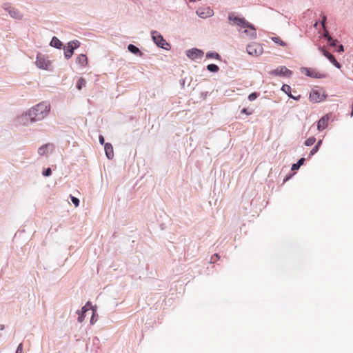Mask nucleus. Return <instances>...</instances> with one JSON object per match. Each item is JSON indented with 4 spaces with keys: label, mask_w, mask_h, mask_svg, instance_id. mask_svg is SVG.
I'll return each mask as SVG.
<instances>
[{
    "label": "nucleus",
    "mask_w": 353,
    "mask_h": 353,
    "mask_svg": "<svg viewBox=\"0 0 353 353\" xmlns=\"http://www.w3.org/2000/svg\"><path fill=\"white\" fill-rule=\"evenodd\" d=\"M229 20L232 22L233 25L240 28L239 32H241L242 37L245 38H255L256 36V29L254 27L245 21L244 18H239L232 14L229 15Z\"/></svg>",
    "instance_id": "1"
},
{
    "label": "nucleus",
    "mask_w": 353,
    "mask_h": 353,
    "mask_svg": "<svg viewBox=\"0 0 353 353\" xmlns=\"http://www.w3.org/2000/svg\"><path fill=\"white\" fill-rule=\"evenodd\" d=\"M30 110L32 120L38 121L43 119L50 110V105L46 102H41L32 107Z\"/></svg>",
    "instance_id": "2"
},
{
    "label": "nucleus",
    "mask_w": 353,
    "mask_h": 353,
    "mask_svg": "<svg viewBox=\"0 0 353 353\" xmlns=\"http://www.w3.org/2000/svg\"><path fill=\"white\" fill-rule=\"evenodd\" d=\"M263 49L261 44L252 43L247 46V52L251 56L258 57L263 53Z\"/></svg>",
    "instance_id": "3"
},
{
    "label": "nucleus",
    "mask_w": 353,
    "mask_h": 353,
    "mask_svg": "<svg viewBox=\"0 0 353 353\" xmlns=\"http://www.w3.org/2000/svg\"><path fill=\"white\" fill-rule=\"evenodd\" d=\"M36 65L38 68L43 70H50L51 68V62L41 54H37Z\"/></svg>",
    "instance_id": "4"
},
{
    "label": "nucleus",
    "mask_w": 353,
    "mask_h": 353,
    "mask_svg": "<svg viewBox=\"0 0 353 353\" xmlns=\"http://www.w3.org/2000/svg\"><path fill=\"white\" fill-rule=\"evenodd\" d=\"M152 39L154 43L163 49H168L169 44L165 41L163 37L157 31L152 32Z\"/></svg>",
    "instance_id": "5"
},
{
    "label": "nucleus",
    "mask_w": 353,
    "mask_h": 353,
    "mask_svg": "<svg viewBox=\"0 0 353 353\" xmlns=\"http://www.w3.org/2000/svg\"><path fill=\"white\" fill-rule=\"evenodd\" d=\"M326 97V94L319 90H312L309 96V99L312 103H319L323 101Z\"/></svg>",
    "instance_id": "6"
},
{
    "label": "nucleus",
    "mask_w": 353,
    "mask_h": 353,
    "mask_svg": "<svg viewBox=\"0 0 353 353\" xmlns=\"http://www.w3.org/2000/svg\"><path fill=\"white\" fill-rule=\"evenodd\" d=\"M186 55L191 59L194 60L199 58H201L203 55V52L199 49H191L186 52Z\"/></svg>",
    "instance_id": "7"
},
{
    "label": "nucleus",
    "mask_w": 353,
    "mask_h": 353,
    "mask_svg": "<svg viewBox=\"0 0 353 353\" xmlns=\"http://www.w3.org/2000/svg\"><path fill=\"white\" fill-rule=\"evenodd\" d=\"M213 10L209 7L200 8L196 10V14L201 18H207L213 15Z\"/></svg>",
    "instance_id": "8"
},
{
    "label": "nucleus",
    "mask_w": 353,
    "mask_h": 353,
    "mask_svg": "<svg viewBox=\"0 0 353 353\" xmlns=\"http://www.w3.org/2000/svg\"><path fill=\"white\" fill-rule=\"evenodd\" d=\"M91 308H92V305H91L90 302H89V301L87 302V303L82 307L81 312L79 313L78 321L79 323H82L84 321L85 314L87 312H89L90 311Z\"/></svg>",
    "instance_id": "9"
},
{
    "label": "nucleus",
    "mask_w": 353,
    "mask_h": 353,
    "mask_svg": "<svg viewBox=\"0 0 353 353\" xmlns=\"http://www.w3.org/2000/svg\"><path fill=\"white\" fill-rule=\"evenodd\" d=\"M8 12L10 17L16 19H21L23 18V14L20 12V11L13 7L9 6L7 8H4Z\"/></svg>",
    "instance_id": "10"
},
{
    "label": "nucleus",
    "mask_w": 353,
    "mask_h": 353,
    "mask_svg": "<svg viewBox=\"0 0 353 353\" xmlns=\"http://www.w3.org/2000/svg\"><path fill=\"white\" fill-rule=\"evenodd\" d=\"M54 150V145L50 143L45 144L38 149V153L40 156L47 155L50 152Z\"/></svg>",
    "instance_id": "11"
},
{
    "label": "nucleus",
    "mask_w": 353,
    "mask_h": 353,
    "mask_svg": "<svg viewBox=\"0 0 353 353\" xmlns=\"http://www.w3.org/2000/svg\"><path fill=\"white\" fill-rule=\"evenodd\" d=\"M32 116L30 115V110L22 114L19 117V123L21 125H28L30 123L34 122V121L32 120Z\"/></svg>",
    "instance_id": "12"
},
{
    "label": "nucleus",
    "mask_w": 353,
    "mask_h": 353,
    "mask_svg": "<svg viewBox=\"0 0 353 353\" xmlns=\"http://www.w3.org/2000/svg\"><path fill=\"white\" fill-rule=\"evenodd\" d=\"M330 117L326 114L324 115L317 123V129L319 131H322L325 129L328 124Z\"/></svg>",
    "instance_id": "13"
},
{
    "label": "nucleus",
    "mask_w": 353,
    "mask_h": 353,
    "mask_svg": "<svg viewBox=\"0 0 353 353\" xmlns=\"http://www.w3.org/2000/svg\"><path fill=\"white\" fill-rule=\"evenodd\" d=\"M303 71L305 72V74L308 77H312V78H323L324 77V75L319 73V72L316 71L315 70L307 68H305L303 69Z\"/></svg>",
    "instance_id": "14"
},
{
    "label": "nucleus",
    "mask_w": 353,
    "mask_h": 353,
    "mask_svg": "<svg viewBox=\"0 0 353 353\" xmlns=\"http://www.w3.org/2000/svg\"><path fill=\"white\" fill-rule=\"evenodd\" d=\"M88 57L85 54H81L76 58V63L80 66V67H85L88 65Z\"/></svg>",
    "instance_id": "15"
},
{
    "label": "nucleus",
    "mask_w": 353,
    "mask_h": 353,
    "mask_svg": "<svg viewBox=\"0 0 353 353\" xmlns=\"http://www.w3.org/2000/svg\"><path fill=\"white\" fill-rule=\"evenodd\" d=\"M274 73L277 75H283L286 77H289L292 74V72L285 66H281L280 68H276L274 71Z\"/></svg>",
    "instance_id": "16"
},
{
    "label": "nucleus",
    "mask_w": 353,
    "mask_h": 353,
    "mask_svg": "<svg viewBox=\"0 0 353 353\" xmlns=\"http://www.w3.org/2000/svg\"><path fill=\"white\" fill-rule=\"evenodd\" d=\"M104 149H105L106 157L109 159H112L114 157V151H113L112 145L109 143H106L105 144Z\"/></svg>",
    "instance_id": "17"
},
{
    "label": "nucleus",
    "mask_w": 353,
    "mask_h": 353,
    "mask_svg": "<svg viewBox=\"0 0 353 353\" xmlns=\"http://www.w3.org/2000/svg\"><path fill=\"white\" fill-rule=\"evenodd\" d=\"M63 50L65 59H69L71 58V57L73 55L74 49H73V48L68 43L67 46H64Z\"/></svg>",
    "instance_id": "18"
},
{
    "label": "nucleus",
    "mask_w": 353,
    "mask_h": 353,
    "mask_svg": "<svg viewBox=\"0 0 353 353\" xmlns=\"http://www.w3.org/2000/svg\"><path fill=\"white\" fill-rule=\"evenodd\" d=\"M281 90L284 92H285L290 97L293 98V99H294L296 100H299L300 99V97H301L300 95H299L297 97H293L292 95H291V94H290L291 88L288 85H283L282 86Z\"/></svg>",
    "instance_id": "19"
},
{
    "label": "nucleus",
    "mask_w": 353,
    "mask_h": 353,
    "mask_svg": "<svg viewBox=\"0 0 353 353\" xmlns=\"http://www.w3.org/2000/svg\"><path fill=\"white\" fill-rule=\"evenodd\" d=\"M50 46L60 49L62 46V42L56 37H53L50 41Z\"/></svg>",
    "instance_id": "20"
},
{
    "label": "nucleus",
    "mask_w": 353,
    "mask_h": 353,
    "mask_svg": "<svg viewBox=\"0 0 353 353\" xmlns=\"http://www.w3.org/2000/svg\"><path fill=\"white\" fill-rule=\"evenodd\" d=\"M128 49L130 52H131L133 54H139V56L142 55V53L140 52L139 49L133 44L128 45Z\"/></svg>",
    "instance_id": "21"
},
{
    "label": "nucleus",
    "mask_w": 353,
    "mask_h": 353,
    "mask_svg": "<svg viewBox=\"0 0 353 353\" xmlns=\"http://www.w3.org/2000/svg\"><path fill=\"white\" fill-rule=\"evenodd\" d=\"M329 61L333 63L337 68L340 69L341 68V64L336 60L332 54H329V57H327Z\"/></svg>",
    "instance_id": "22"
},
{
    "label": "nucleus",
    "mask_w": 353,
    "mask_h": 353,
    "mask_svg": "<svg viewBox=\"0 0 353 353\" xmlns=\"http://www.w3.org/2000/svg\"><path fill=\"white\" fill-rule=\"evenodd\" d=\"M329 61L333 63L337 68L340 69L341 68V64L336 60L332 54H329V57H327Z\"/></svg>",
    "instance_id": "23"
},
{
    "label": "nucleus",
    "mask_w": 353,
    "mask_h": 353,
    "mask_svg": "<svg viewBox=\"0 0 353 353\" xmlns=\"http://www.w3.org/2000/svg\"><path fill=\"white\" fill-rule=\"evenodd\" d=\"M86 84V81L85 80V79L81 77L78 79L77 82V88L78 90H81L83 87H84Z\"/></svg>",
    "instance_id": "24"
},
{
    "label": "nucleus",
    "mask_w": 353,
    "mask_h": 353,
    "mask_svg": "<svg viewBox=\"0 0 353 353\" xmlns=\"http://www.w3.org/2000/svg\"><path fill=\"white\" fill-rule=\"evenodd\" d=\"M304 161H305L304 158L300 159L296 163H294L292 165V170H298L300 168V166L303 164Z\"/></svg>",
    "instance_id": "25"
},
{
    "label": "nucleus",
    "mask_w": 353,
    "mask_h": 353,
    "mask_svg": "<svg viewBox=\"0 0 353 353\" xmlns=\"http://www.w3.org/2000/svg\"><path fill=\"white\" fill-rule=\"evenodd\" d=\"M206 57L210 59H220V55L215 52H209L206 54Z\"/></svg>",
    "instance_id": "26"
},
{
    "label": "nucleus",
    "mask_w": 353,
    "mask_h": 353,
    "mask_svg": "<svg viewBox=\"0 0 353 353\" xmlns=\"http://www.w3.org/2000/svg\"><path fill=\"white\" fill-rule=\"evenodd\" d=\"M316 141V139L314 137H309L305 141V145L307 146L312 145Z\"/></svg>",
    "instance_id": "27"
},
{
    "label": "nucleus",
    "mask_w": 353,
    "mask_h": 353,
    "mask_svg": "<svg viewBox=\"0 0 353 353\" xmlns=\"http://www.w3.org/2000/svg\"><path fill=\"white\" fill-rule=\"evenodd\" d=\"M90 314H91L92 316H91V319H90V323L92 325H93L96 321H97V319H95V314H96V312L94 311V310L92 307L90 311L89 312Z\"/></svg>",
    "instance_id": "28"
},
{
    "label": "nucleus",
    "mask_w": 353,
    "mask_h": 353,
    "mask_svg": "<svg viewBox=\"0 0 353 353\" xmlns=\"http://www.w3.org/2000/svg\"><path fill=\"white\" fill-rule=\"evenodd\" d=\"M207 69L210 72H216L219 70V67L215 64H209Z\"/></svg>",
    "instance_id": "29"
},
{
    "label": "nucleus",
    "mask_w": 353,
    "mask_h": 353,
    "mask_svg": "<svg viewBox=\"0 0 353 353\" xmlns=\"http://www.w3.org/2000/svg\"><path fill=\"white\" fill-rule=\"evenodd\" d=\"M272 40L281 46H285L286 43L279 37H272Z\"/></svg>",
    "instance_id": "30"
},
{
    "label": "nucleus",
    "mask_w": 353,
    "mask_h": 353,
    "mask_svg": "<svg viewBox=\"0 0 353 353\" xmlns=\"http://www.w3.org/2000/svg\"><path fill=\"white\" fill-rule=\"evenodd\" d=\"M68 43L73 48V49H76L79 48L80 46V42L78 40H74L68 42Z\"/></svg>",
    "instance_id": "31"
},
{
    "label": "nucleus",
    "mask_w": 353,
    "mask_h": 353,
    "mask_svg": "<svg viewBox=\"0 0 353 353\" xmlns=\"http://www.w3.org/2000/svg\"><path fill=\"white\" fill-rule=\"evenodd\" d=\"M70 198L75 207H78L79 205V200L77 198L72 196H70Z\"/></svg>",
    "instance_id": "32"
},
{
    "label": "nucleus",
    "mask_w": 353,
    "mask_h": 353,
    "mask_svg": "<svg viewBox=\"0 0 353 353\" xmlns=\"http://www.w3.org/2000/svg\"><path fill=\"white\" fill-rule=\"evenodd\" d=\"M52 174V170L50 168H47L44 171H43V175L45 176H49Z\"/></svg>",
    "instance_id": "33"
},
{
    "label": "nucleus",
    "mask_w": 353,
    "mask_h": 353,
    "mask_svg": "<svg viewBox=\"0 0 353 353\" xmlns=\"http://www.w3.org/2000/svg\"><path fill=\"white\" fill-rule=\"evenodd\" d=\"M319 50H320V51L322 52V54H323L325 57H329V54H330V53L327 50H326L325 49H324L323 48H319Z\"/></svg>",
    "instance_id": "34"
},
{
    "label": "nucleus",
    "mask_w": 353,
    "mask_h": 353,
    "mask_svg": "<svg viewBox=\"0 0 353 353\" xmlns=\"http://www.w3.org/2000/svg\"><path fill=\"white\" fill-rule=\"evenodd\" d=\"M257 97V94L256 92H253V93H251L249 96H248V99L250 101H254L256 99Z\"/></svg>",
    "instance_id": "35"
},
{
    "label": "nucleus",
    "mask_w": 353,
    "mask_h": 353,
    "mask_svg": "<svg viewBox=\"0 0 353 353\" xmlns=\"http://www.w3.org/2000/svg\"><path fill=\"white\" fill-rule=\"evenodd\" d=\"M319 150V148H318V145H315L312 149V150L310 151V155L312 156L313 154H314L316 152H317V151Z\"/></svg>",
    "instance_id": "36"
},
{
    "label": "nucleus",
    "mask_w": 353,
    "mask_h": 353,
    "mask_svg": "<svg viewBox=\"0 0 353 353\" xmlns=\"http://www.w3.org/2000/svg\"><path fill=\"white\" fill-rule=\"evenodd\" d=\"M323 37L327 38L328 41L332 40V37L329 35L328 32L325 29V32L323 34Z\"/></svg>",
    "instance_id": "37"
},
{
    "label": "nucleus",
    "mask_w": 353,
    "mask_h": 353,
    "mask_svg": "<svg viewBox=\"0 0 353 353\" xmlns=\"http://www.w3.org/2000/svg\"><path fill=\"white\" fill-rule=\"evenodd\" d=\"M22 344L20 343L17 349L16 353H22Z\"/></svg>",
    "instance_id": "38"
},
{
    "label": "nucleus",
    "mask_w": 353,
    "mask_h": 353,
    "mask_svg": "<svg viewBox=\"0 0 353 353\" xmlns=\"http://www.w3.org/2000/svg\"><path fill=\"white\" fill-rule=\"evenodd\" d=\"M337 51H338L339 52H343V51H344L343 46V45H339V46H338Z\"/></svg>",
    "instance_id": "39"
},
{
    "label": "nucleus",
    "mask_w": 353,
    "mask_h": 353,
    "mask_svg": "<svg viewBox=\"0 0 353 353\" xmlns=\"http://www.w3.org/2000/svg\"><path fill=\"white\" fill-rule=\"evenodd\" d=\"M325 21H326V17L325 16H323L322 17V21H321V24L323 26V27L325 28Z\"/></svg>",
    "instance_id": "40"
},
{
    "label": "nucleus",
    "mask_w": 353,
    "mask_h": 353,
    "mask_svg": "<svg viewBox=\"0 0 353 353\" xmlns=\"http://www.w3.org/2000/svg\"><path fill=\"white\" fill-rule=\"evenodd\" d=\"M99 142L101 144H103L104 143V138L103 136L100 135L99 137Z\"/></svg>",
    "instance_id": "41"
},
{
    "label": "nucleus",
    "mask_w": 353,
    "mask_h": 353,
    "mask_svg": "<svg viewBox=\"0 0 353 353\" xmlns=\"http://www.w3.org/2000/svg\"><path fill=\"white\" fill-rule=\"evenodd\" d=\"M330 41V46H336V40H333V39H332V40H331V41Z\"/></svg>",
    "instance_id": "42"
},
{
    "label": "nucleus",
    "mask_w": 353,
    "mask_h": 353,
    "mask_svg": "<svg viewBox=\"0 0 353 353\" xmlns=\"http://www.w3.org/2000/svg\"><path fill=\"white\" fill-rule=\"evenodd\" d=\"M219 258L218 255L216 254L214 256H212L211 260L215 261Z\"/></svg>",
    "instance_id": "43"
},
{
    "label": "nucleus",
    "mask_w": 353,
    "mask_h": 353,
    "mask_svg": "<svg viewBox=\"0 0 353 353\" xmlns=\"http://www.w3.org/2000/svg\"><path fill=\"white\" fill-rule=\"evenodd\" d=\"M241 112L243 113V114H251V112H248L247 111V109L245 108H243L242 110H241Z\"/></svg>",
    "instance_id": "44"
},
{
    "label": "nucleus",
    "mask_w": 353,
    "mask_h": 353,
    "mask_svg": "<svg viewBox=\"0 0 353 353\" xmlns=\"http://www.w3.org/2000/svg\"><path fill=\"white\" fill-rule=\"evenodd\" d=\"M321 143H322V141H321V140H319V141L317 142V143L316 144V145H318V148H319V146L321 145Z\"/></svg>",
    "instance_id": "45"
},
{
    "label": "nucleus",
    "mask_w": 353,
    "mask_h": 353,
    "mask_svg": "<svg viewBox=\"0 0 353 353\" xmlns=\"http://www.w3.org/2000/svg\"><path fill=\"white\" fill-rule=\"evenodd\" d=\"M3 329V325H0V330H2Z\"/></svg>",
    "instance_id": "46"
}]
</instances>
